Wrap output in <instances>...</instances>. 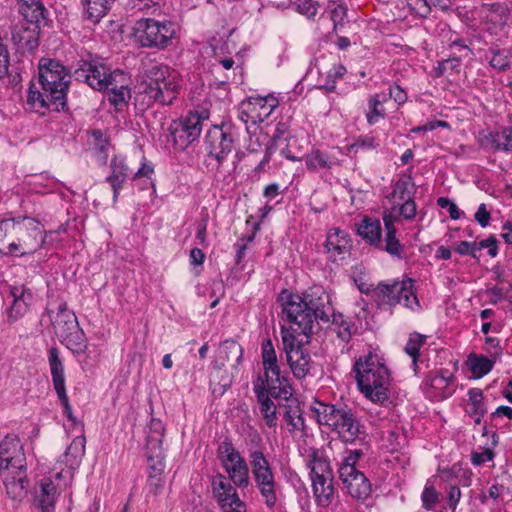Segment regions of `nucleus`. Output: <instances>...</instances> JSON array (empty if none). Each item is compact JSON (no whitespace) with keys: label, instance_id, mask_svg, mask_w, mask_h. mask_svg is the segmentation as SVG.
I'll list each match as a JSON object with an SVG mask.
<instances>
[{"label":"nucleus","instance_id":"nucleus-40","mask_svg":"<svg viewBox=\"0 0 512 512\" xmlns=\"http://www.w3.org/2000/svg\"><path fill=\"white\" fill-rule=\"evenodd\" d=\"M336 163V159L331 158L320 150H313L305 156V165L310 171H316L319 169L329 170Z\"/></svg>","mask_w":512,"mask_h":512},{"label":"nucleus","instance_id":"nucleus-19","mask_svg":"<svg viewBox=\"0 0 512 512\" xmlns=\"http://www.w3.org/2000/svg\"><path fill=\"white\" fill-rule=\"evenodd\" d=\"M242 355L243 350L239 343L234 340H225L216 350L214 368H236L241 362Z\"/></svg>","mask_w":512,"mask_h":512},{"label":"nucleus","instance_id":"nucleus-23","mask_svg":"<svg viewBox=\"0 0 512 512\" xmlns=\"http://www.w3.org/2000/svg\"><path fill=\"white\" fill-rule=\"evenodd\" d=\"M394 210L395 208H392L390 211H385L383 214V222L385 228L383 249L392 256L400 257L403 250V245L396 237L397 228L395 226V223L398 222L400 218L398 214H393Z\"/></svg>","mask_w":512,"mask_h":512},{"label":"nucleus","instance_id":"nucleus-28","mask_svg":"<svg viewBox=\"0 0 512 512\" xmlns=\"http://www.w3.org/2000/svg\"><path fill=\"white\" fill-rule=\"evenodd\" d=\"M277 105L278 101L273 96L251 98L247 103L249 112L254 113V116L251 117V122L264 121L271 115Z\"/></svg>","mask_w":512,"mask_h":512},{"label":"nucleus","instance_id":"nucleus-37","mask_svg":"<svg viewBox=\"0 0 512 512\" xmlns=\"http://www.w3.org/2000/svg\"><path fill=\"white\" fill-rule=\"evenodd\" d=\"M86 439L84 436H77L67 447L63 457L66 465L74 469L79 466L82 457L85 454Z\"/></svg>","mask_w":512,"mask_h":512},{"label":"nucleus","instance_id":"nucleus-24","mask_svg":"<svg viewBox=\"0 0 512 512\" xmlns=\"http://www.w3.org/2000/svg\"><path fill=\"white\" fill-rule=\"evenodd\" d=\"M17 6L26 24L37 26L38 28L46 25L48 11L42 0H18Z\"/></svg>","mask_w":512,"mask_h":512},{"label":"nucleus","instance_id":"nucleus-27","mask_svg":"<svg viewBox=\"0 0 512 512\" xmlns=\"http://www.w3.org/2000/svg\"><path fill=\"white\" fill-rule=\"evenodd\" d=\"M111 172L106 178V181L111 185L113 190V201L118 199L119 191L128 177V166L125 161L120 157H113L110 163Z\"/></svg>","mask_w":512,"mask_h":512},{"label":"nucleus","instance_id":"nucleus-57","mask_svg":"<svg viewBox=\"0 0 512 512\" xmlns=\"http://www.w3.org/2000/svg\"><path fill=\"white\" fill-rule=\"evenodd\" d=\"M147 460L149 475L163 476L165 469L164 457L156 458L155 456H148Z\"/></svg>","mask_w":512,"mask_h":512},{"label":"nucleus","instance_id":"nucleus-16","mask_svg":"<svg viewBox=\"0 0 512 512\" xmlns=\"http://www.w3.org/2000/svg\"><path fill=\"white\" fill-rule=\"evenodd\" d=\"M74 75L76 80L83 81L93 89L102 91L108 89L110 82H112L111 78L115 76V70L110 71L102 63L84 61L75 70Z\"/></svg>","mask_w":512,"mask_h":512},{"label":"nucleus","instance_id":"nucleus-60","mask_svg":"<svg viewBox=\"0 0 512 512\" xmlns=\"http://www.w3.org/2000/svg\"><path fill=\"white\" fill-rule=\"evenodd\" d=\"M476 245V242L461 241L455 246L454 250L460 255H470L477 258Z\"/></svg>","mask_w":512,"mask_h":512},{"label":"nucleus","instance_id":"nucleus-36","mask_svg":"<svg viewBox=\"0 0 512 512\" xmlns=\"http://www.w3.org/2000/svg\"><path fill=\"white\" fill-rule=\"evenodd\" d=\"M331 330L343 342L348 343L356 331L355 324L343 314L332 313Z\"/></svg>","mask_w":512,"mask_h":512},{"label":"nucleus","instance_id":"nucleus-42","mask_svg":"<svg viewBox=\"0 0 512 512\" xmlns=\"http://www.w3.org/2000/svg\"><path fill=\"white\" fill-rule=\"evenodd\" d=\"M284 420L290 432L303 431L305 422L302 410L297 403H289L285 408Z\"/></svg>","mask_w":512,"mask_h":512},{"label":"nucleus","instance_id":"nucleus-34","mask_svg":"<svg viewBox=\"0 0 512 512\" xmlns=\"http://www.w3.org/2000/svg\"><path fill=\"white\" fill-rule=\"evenodd\" d=\"M312 488L318 505L328 507L334 499L333 478L312 480Z\"/></svg>","mask_w":512,"mask_h":512},{"label":"nucleus","instance_id":"nucleus-64","mask_svg":"<svg viewBox=\"0 0 512 512\" xmlns=\"http://www.w3.org/2000/svg\"><path fill=\"white\" fill-rule=\"evenodd\" d=\"M493 457V452L490 449H485L482 452H473L471 455V460L474 465H481L487 461H491Z\"/></svg>","mask_w":512,"mask_h":512},{"label":"nucleus","instance_id":"nucleus-7","mask_svg":"<svg viewBox=\"0 0 512 512\" xmlns=\"http://www.w3.org/2000/svg\"><path fill=\"white\" fill-rule=\"evenodd\" d=\"M44 230L41 224L31 217L15 218L12 241L8 245L9 252L21 251L20 256L32 254L42 248L45 243Z\"/></svg>","mask_w":512,"mask_h":512},{"label":"nucleus","instance_id":"nucleus-26","mask_svg":"<svg viewBox=\"0 0 512 512\" xmlns=\"http://www.w3.org/2000/svg\"><path fill=\"white\" fill-rule=\"evenodd\" d=\"M51 321L59 339L62 336H67L70 331L79 326L77 317L73 311L67 308L66 303L59 304L57 312L51 316Z\"/></svg>","mask_w":512,"mask_h":512},{"label":"nucleus","instance_id":"nucleus-8","mask_svg":"<svg viewBox=\"0 0 512 512\" xmlns=\"http://www.w3.org/2000/svg\"><path fill=\"white\" fill-rule=\"evenodd\" d=\"M372 297L379 306L403 304L411 310L419 307L418 298L413 290V280L410 278L391 284L379 283L372 290Z\"/></svg>","mask_w":512,"mask_h":512},{"label":"nucleus","instance_id":"nucleus-6","mask_svg":"<svg viewBox=\"0 0 512 512\" xmlns=\"http://www.w3.org/2000/svg\"><path fill=\"white\" fill-rule=\"evenodd\" d=\"M178 87L176 77L167 66L153 65L147 71L143 93L148 97V103L169 105L176 98Z\"/></svg>","mask_w":512,"mask_h":512},{"label":"nucleus","instance_id":"nucleus-1","mask_svg":"<svg viewBox=\"0 0 512 512\" xmlns=\"http://www.w3.org/2000/svg\"><path fill=\"white\" fill-rule=\"evenodd\" d=\"M70 79L69 71L59 61L42 58L38 64V76L30 82L27 104L42 114V109L63 110Z\"/></svg>","mask_w":512,"mask_h":512},{"label":"nucleus","instance_id":"nucleus-3","mask_svg":"<svg viewBox=\"0 0 512 512\" xmlns=\"http://www.w3.org/2000/svg\"><path fill=\"white\" fill-rule=\"evenodd\" d=\"M27 463L23 445L15 434L0 441V475L7 495L21 501L27 495Z\"/></svg>","mask_w":512,"mask_h":512},{"label":"nucleus","instance_id":"nucleus-53","mask_svg":"<svg viewBox=\"0 0 512 512\" xmlns=\"http://www.w3.org/2000/svg\"><path fill=\"white\" fill-rule=\"evenodd\" d=\"M163 436H149L146 439L147 457L155 456L156 458L164 457L162 448Z\"/></svg>","mask_w":512,"mask_h":512},{"label":"nucleus","instance_id":"nucleus-17","mask_svg":"<svg viewBox=\"0 0 512 512\" xmlns=\"http://www.w3.org/2000/svg\"><path fill=\"white\" fill-rule=\"evenodd\" d=\"M205 149L210 157H213L221 164L234 148V138L229 131L223 127H211L204 139Z\"/></svg>","mask_w":512,"mask_h":512},{"label":"nucleus","instance_id":"nucleus-18","mask_svg":"<svg viewBox=\"0 0 512 512\" xmlns=\"http://www.w3.org/2000/svg\"><path fill=\"white\" fill-rule=\"evenodd\" d=\"M324 246L328 258L334 262L342 261L350 254V239L339 228H333L328 232Z\"/></svg>","mask_w":512,"mask_h":512},{"label":"nucleus","instance_id":"nucleus-61","mask_svg":"<svg viewBox=\"0 0 512 512\" xmlns=\"http://www.w3.org/2000/svg\"><path fill=\"white\" fill-rule=\"evenodd\" d=\"M474 217L475 220L479 223V225L483 228L489 224L491 215L490 212L487 210L486 204H480Z\"/></svg>","mask_w":512,"mask_h":512},{"label":"nucleus","instance_id":"nucleus-51","mask_svg":"<svg viewBox=\"0 0 512 512\" xmlns=\"http://www.w3.org/2000/svg\"><path fill=\"white\" fill-rule=\"evenodd\" d=\"M492 57L489 60L491 67L499 71H505L510 68L508 55L500 49H491Z\"/></svg>","mask_w":512,"mask_h":512},{"label":"nucleus","instance_id":"nucleus-32","mask_svg":"<svg viewBox=\"0 0 512 512\" xmlns=\"http://www.w3.org/2000/svg\"><path fill=\"white\" fill-rule=\"evenodd\" d=\"M48 361L52 376V382L56 393L66 391L64 366L59 357V351L56 347L49 349Z\"/></svg>","mask_w":512,"mask_h":512},{"label":"nucleus","instance_id":"nucleus-22","mask_svg":"<svg viewBox=\"0 0 512 512\" xmlns=\"http://www.w3.org/2000/svg\"><path fill=\"white\" fill-rule=\"evenodd\" d=\"M111 79L112 82H110L107 89L110 91L108 100L119 110L121 107L125 106L131 98V92L128 87L129 78L123 71L115 70V76Z\"/></svg>","mask_w":512,"mask_h":512},{"label":"nucleus","instance_id":"nucleus-10","mask_svg":"<svg viewBox=\"0 0 512 512\" xmlns=\"http://www.w3.org/2000/svg\"><path fill=\"white\" fill-rule=\"evenodd\" d=\"M361 455L360 450L349 452L339 467V478L353 498L364 500L369 497L372 487L365 474L356 468Z\"/></svg>","mask_w":512,"mask_h":512},{"label":"nucleus","instance_id":"nucleus-47","mask_svg":"<svg viewBox=\"0 0 512 512\" xmlns=\"http://www.w3.org/2000/svg\"><path fill=\"white\" fill-rule=\"evenodd\" d=\"M90 135L89 143L98 151L104 162L107 160V150L110 146L108 136L101 130H91L88 132Z\"/></svg>","mask_w":512,"mask_h":512},{"label":"nucleus","instance_id":"nucleus-54","mask_svg":"<svg viewBox=\"0 0 512 512\" xmlns=\"http://www.w3.org/2000/svg\"><path fill=\"white\" fill-rule=\"evenodd\" d=\"M403 201H404V203L402 205H400L398 208L395 206L393 207V208H395V210L393 211V214H395V212L398 211L399 215L402 216L404 219H406V220L414 219L417 214L416 203L414 202V200L412 198L408 199V200H403Z\"/></svg>","mask_w":512,"mask_h":512},{"label":"nucleus","instance_id":"nucleus-41","mask_svg":"<svg viewBox=\"0 0 512 512\" xmlns=\"http://www.w3.org/2000/svg\"><path fill=\"white\" fill-rule=\"evenodd\" d=\"M467 365L473 377L479 379L492 370L494 361L484 355L470 354L467 359Z\"/></svg>","mask_w":512,"mask_h":512},{"label":"nucleus","instance_id":"nucleus-44","mask_svg":"<svg viewBox=\"0 0 512 512\" xmlns=\"http://www.w3.org/2000/svg\"><path fill=\"white\" fill-rule=\"evenodd\" d=\"M263 367L268 388L275 389L277 388L276 384H278V387L280 388L287 382L286 377L281 374L278 360L263 364Z\"/></svg>","mask_w":512,"mask_h":512},{"label":"nucleus","instance_id":"nucleus-55","mask_svg":"<svg viewBox=\"0 0 512 512\" xmlns=\"http://www.w3.org/2000/svg\"><path fill=\"white\" fill-rule=\"evenodd\" d=\"M451 379V376H447L445 375L444 371H441L438 374L427 376L426 384L430 385L433 388L442 389L448 385L449 380Z\"/></svg>","mask_w":512,"mask_h":512},{"label":"nucleus","instance_id":"nucleus-15","mask_svg":"<svg viewBox=\"0 0 512 512\" xmlns=\"http://www.w3.org/2000/svg\"><path fill=\"white\" fill-rule=\"evenodd\" d=\"M212 493L222 512H246V504L226 476L218 473L211 480Z\"/></svg>","mask_w":512,"mask_h":512},{"label":"nucleus","instance_id":"nucleus-21","mask_svg":"<svg viewBox=\"0 0 512 512\" xmlns=\"http://www.w3.org/2000/svg\"><path fill=\"white\" fill-rule=\"evenodd\" d=\"M10 295L13 302L8 310V320L9 322H15L28 311L33 300V294L26 286L15 285L10 288Z\"/></svg>","mask_w":512,"mask_h":512},{"label":"nucleus","instance_id":"nucleus-11","mask_svg":"<svg viewBox=\"0 0 512 512\" xmlns=\"http://www.w3.org/2000/svg\"><path fill=\"white\" fill-rule=\"evenodd\" d=\"M218 457L228 481L238 488H247L250 484L249 468L245 459L232 443L224 441L218 447Z\"/></svg>","mask_w":512,"mask_h":512},{"label":"nucleus","instance_id":"nucleus-2","mask_svg":"<svg viewBox=\"0 0 512 512\" xmlns=\"http://www.w3.org/2000/svg\"><path fill=\"white\" fill-rule=\"evenodd\" d=\"M281 299L282 310L287 320L297 325L295 331L308 336L313 332V324L317 319L328 322L333 309L330 303V295L322 289H317L301 297L298 294H288Z\"/></svg>","mask_w":512,"mask_h":512},{"label":"nucleus","instance_id":"nucleus-62","mask_svg":"<svg viewBox=\"0 0 512 512\" xmlns=\"http://www.w3.org/2000/svg\"><path fill=\"white\" fill-rule=\"evenodd\" d=\"M15 218L0 221V241H3L9 235L13 236Z\"/></svg>","mask_w":512,"mask_h":512},{"label":"nucleus","instance_id":"nucleus-43","mask_svg":"<svg viewBox=\"0 0 512 512\" xmlns=\"http://www.w3.org/2000/svg\"><path fill=\"white\" fill-rule=\"evenodd\" d=\"M468 395L471 405L470 415L474 417V422L478 425L481 423L482 416L486 413L483 403V392L481 389L473 388L469 390Z\"/></svg>","mask_w":512,"mask_h":512},{"label":"nucleus","instance_id":"nucleus-5","mask_svg":"<svg viewBox=\"0 0 512 512\" xmlns=\"http://www.w3.org/2000/svg\"><path fill=\"white\" fill-rule=\"evenodd\" d=\"M318 422L328 426L346 443H353L362 434L361 425L355 412L347 406L319 403L315 409Z\"/></svg>","mask_w":512,"mask_h":512},{"label":"nucleus","instance_id":"nucleus-9","mask_svg":"<svg viewBox=\"0 0 512 512\" xmlns=\"http://www.w3.org/2000/svg\"><path fill=\"white\" fill-rule=\"evenodd\" d=\"M134 31L143 47L166 48L175 34L174 24L143 17L136 21Z\"/></svg>","mask_w":512,"mask_h":512},{"label":"nucleus","instance_id":"nucleus-59","mask_svg":"<svg viewBox=\"0 0 512 512\" xmlns=\"http://www.w3.org/2000/svg\"><path fill=\"white\" fill-rule=\"evenodd\" d=\"M10 54L6 45H0V79L8 76Z\"/></svg>","mask_w":512,"mask_h":512},{"label":"nucleus","instance_id":"nucleus-29","mask_svg":"<svg viewBox=\"0 0 512 512\" xmlns=\"http://www.w3.org/2000/svg\"><path fill=\"white\" fill-rule=\"evenodd\" d=\"M39 491L36 492V500L42 512H55L54 503L57 488L50 478H43L39 482Z\"/></svg>","mask_w":512,"mask_h":512},{"label":"nucleus","instance_id":"nucleus-58","mask_svg":"<svg viewBox=\"0 0 512 512\" xmlns=\"http://www.w3.org/2000/svg\"><path fill=\"white\" fill-rule=\"evenodd\" d=\"M274 361H277V356L272 341L265 339L262 342V363L266 364Z\"/></svg>","mask_w":512,"mask_h":512},{"label":"nucleus","instance_id":"nucleus-35","mask_svg":"<svg viewBox=\"0 0 512 512\" xmlns=\"http://www.w3.org/2000/svg\"><path fill=\"white\" fill-rule=\"evenodd\" d=\"M84 9H85V17L91 23H98L111 8L112 4L115 0H82Z\"/></svg>","mask_w":512,"mask_h":512},{"label":"nucleus","instance_id":"nucleus-63","mask_svg":"<svg viewBox=\"0 0 512 512\" xmlns=\"http://www.w3.org/2000/svg\"><path fill=\"white\" fill-rule=\"evenodd\" d=\"M485 293L489 297V302L493 305H496L505 298V292L499 286L488 288Z\"/></svg>","mask_w":512,"mask_h":512},{"label":"nucleus","instance_id":"nucleus-46","mask_svg":"<svg viewBox=\"0 0 512 512\" xmlns=\"http://www.w3.org/2000/svg\"><path fill=\"white\" fill-rule=\"evenodd\" d=\"M426 336L417 332L410 334L407 344L405 346V352L412 358V364L416 371L417 359L419 357L420 348L426 341Z\"/></svg>","mask_w":512,"mask_h":512},{"label":"nucleus","instance_id":"nucleus-56","mask_svg":"<svg viewBox=\"0 0 512 512\" xmlns=\"http://www.w3.org/2000/svg\"><path fill=\"white\" fill-rule=\"evenodd\" d=\"M410 8L421 17H427L431 12V3L427 0H409Z\"/></svg>","mask_w":512,"mask_h":512},{"label":"nucleus","instance_id":"nucleus-25","mask_svg":"<svg viewBox=\"0 0 512 512\" xmlns=\"http://www.w3.org/2000/svg\"><path fill=\"white\" fill-rule=\"evenodd\" d=\"M479 143L481 147L493 151H512V129L503 128L502 130L490 131L481 135Z\"/></svg>","mask_w":512,"mask_h":512},{"label":"nucleus","instance_id":"nucleus-20","mask_svg":"<svg viewBox=\"0 0 512 512\" xmlns=\"http://www.w3.org/2000/svg\"><path fill=\"white\" fill-rule=\"evenodd\" d=\"M39 35L40 28L21 23L13 28L11 40L19 51H33L39 45Z\"/></svg>","mask_w":512,"mask_h":512},{"label":"nucleus","instance_id":"nucleus-39","mask_svg":"<svg viewBox=\"0 0 512 512\" xmlns=\"http://www.w3.org/2000/svg\"><path fill=\"white\" fill-rule=\"evenodd\" d=\"M59 340L74 354H82L87 348L85 334L79 326L70 331L67 336H62Z\"/></svg>","mask_w":512,"mask_h":512},{"label":"nucleus","instance_id":"nucleus-33","mask_svg":"<svg viewBox=\"0 0 512 512\" xmlns=\"http://www.w3.org/2000/svg\"><path fill=\"white\" fill-rule=\"evenodd\" d=\"M358 234L371 245L381 244L382 228L378 219L365 217L357 226Z\"/></svg>","mask_w":512,"mask_h":512},{"label":"nucleus","instance_id":"nucleus-12","mask_svg":"<svg viewBox=\"0 0 512 512\" xmlns=\"http://www.w3.org/2000/svg\"><path fill=\"white\" fill-rule=\"evenodd\" d=\"M252 474L262 497L268 507L276 504L275 480L269 461L260 450H253L249 454Z\"/></svg>","mask_w":512,"mask_h":512},{"label":"nucleus","instance_id":"nucleus-38","mask_svg":"<svg viewBox=\"0 0 512 512\" xmlns=\"http://www.w3.org/2000/svg\"><path fill=\"white\" fill-rule=\"evenodd\" d=\"M416 187L410 175L401 174L394 184L391 198L399 200H408L413 198Z\"/></svg>","mask_w":512,"mask_h":512},{"label":"nucleus","instance_id":"nucleus-14","mask_svg":"<svg viewBox=\"0 0 512 512\" xmlns=\"http://www.w3.org/2000/svg\"><path fill=\"white\" fill-rule=\"evenodd\" d=\"M283 350L286 353L287 362L297 379L305 378L312 368L311 357L306 349L297 342L295 335L287 329L281 330Z\"/></svg>","mask_w":512,"mask_h":512},{"label":"nucleus","instance_id":"nucleus-50","mask_svg":"<svg viewBox=\"0 0 512 512\" xmlns=\"http://www.w3.org/2000/svg\"><path fill=\"white\" fill-rule=\"evenodd\" d=\"M210 47L213 53L214 63H213V72H218L219 68L222 67L225 70H232L234 67V60L231 57H223L218 52L217 44L213 42L210 43Z\"/></svg>","mask_w":512,"mask_h":512},{"label":"nucleus","instance_id":"nucleus-52","mask_svg":"<svg viewBox=\"0 0 512 512\" xmlns=\"http://www.w3.org/2000/svg\"><path fill=\"white\" fill-rule=\"evenodd\" d=\"M129 5L132 10L137 12L148 13L150 11L151 14H155L160 11L159 3L154 0H129Z\"/></svg>","mask_w":512,"mask_h":512},{"label":"nucleus","instance_id":"nucleus-30","mask_svg":"<svg viewBox=\"0 0 512 512\" xmlns=\"http://www.w3.org/2000/svg\"><path fill=\"white\" fill-rule=\"evenodd\" d=\"M307 457L311 480L333 478L329 462L319 454L318 450L310 449Z\"/></svg>","mask_w":512,"mask_h":512},{"label":"nucleus","instance_id":"nucleus-13","mask_svg":"<svg viewBox=\"0 0 512 512\" xmlns=\"http://www.w3.org/2000/svg\"><path fill=\"white\" fill-rule=\"evenodd\" d=\"M203 119L198 112L173 120L168 128L169 141L178 150H184L198 140L202 131Z\"/></svg>","mask_w":512,"mask_h":512},{"label":"nucleus","instance_id":"nucleus-49","mask_svg":"<svg viewBox=\"0 0 512 512\" xmlns=\"http://www.w3.org/2000/svg\"><path fill=\"white\" fill-rule=\"evenodd\" d=\"M346 73V68L342 64L334 65L327 74V80L324 85L320 86L327 92H333L336 88V81L341 79Z\"/></svg>","mask_w":512,"mask_h":512},{"label":"nucleus","instance_id":"nucleus-48","mask_svg":"<svg viewBox=\"0 0 512 512\" xmlns=\"http://www.w3.org/2000/svg\"><path fill=\"white\" fill-rule=\"evenodd\" d=\"M440 494L436 491L433 484L429 481L426 483L425 488L421 495L422 506L426 510H432L439 502Z\"/></svg>","mask_w":512,"mask_h":512},{"label":"nucleus","instance_id":"nucleus-31","mask_svg":"<svg viewBox=\"0 0 512 512\" xmlns=\"http://www.w3.org/2000/svg\"><path fill=\"white\" fill-rule=\"evenodd\" d=\"M254 390L257 395L260 413L266 425L269 427H276L277 413L275 403L269 398L265 387L256 386Z\"/></svg>","mask_w":512,"mask_h":512},{"label":"nucleus","instance_id":"nucleus-4","mask_svg":"<svg viewBox=\"0 0 512 512\" xmlns=\"http://www.w3.org/2000/svg\"><path fill=\"white\" fill-rule=\"evenodd\" d=\"M354 372L361 393L375 403L388 399L390 372L377 355L369 353L354 364Z\"/></svg>","mask_w":512,"mask_h":512},{"label":"nucleus","instance_id":"nucleus-45","mask_svg":"<svg viewBox=\"0 0 512 512\" xmlns=\"http://www.w3.org/2000/svg\"><path fill=\"white\" fill-rule=\"evenodd\" d=\"M386 100L385 95L374 94L368 100L369 111L366 113L367 121L373 125L378 122L380 118H384L385 112L382 109V103Z\"/></svg>","mask_w":512,"mask_h":512}]
</instances>
